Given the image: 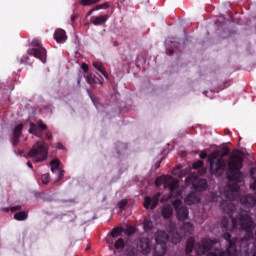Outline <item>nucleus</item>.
<instances>
[{"mask_svg": "<svg viewBox=\"0 0 256 256\" xmlns=\"http://www.w3.org/2000/svg\"><path fill=\"white\" fill-rule=\"evenodd\" d=\"M156 187L164 186V189H169V194L164 195L161 198V203L169 201V199H175L173 201V207L176 211V217L178 221H187L189 219V209L186 206H183V191L185 187H179V180L175 179L169 175L160 176L155 181Z\"/></svg>", "mask_w": 256, "mask_h": 256, "instance_id": "1", "label": "nucleus"}, {"mask_svg": "<svg viewBox=\"0 0 256 256\" xmlns=\"http://www.w3.org/2000/svg\"><path fill=\"white\" fill-rule=\"evenodd\" d=\"M169 236L166 231L159 230L155 234L156 241L155 248L153 249V256H164L167 253V241L174 243L181 242L183 237L191 235L193 233V224L191 222H185L180 228V234L177 233V223L170 221L168 224Z\"/></svg>", "mask_w": 256, "mask_h": 256, "instance_id": "2", "label": "nucleus"}, {"mask_svg": "<svg viewBox=\"0 0 256 256\" xmlns=\"http://www.w3.org/2000/svg\"><path fill=\"white\" fill-rule=\"evenodd\" d=\"M224 239L227 242L226 252L221 251V243L217 240L204 239L199 243L195 251L198 256H239L240 253L237 251V247L234 246L233 241H231V234L229 232L224 233Z\"/></svg>", "mask_w": 256, "mask_h": 256, "instance_id": "3", "label": "nucleus"}, {"mask_svg": "<svg viewBox=\"0 0 256 256\" xmlns=\"http://www.w3.org/2000/svg\"><path fill=\"white\" fill-rule=\"evenodd\" d=\"M227 155H229L228 150L214 151L209 155L208 163L210 165V173H212V175L220 177V175L225 173V160H223V157H227Z\"/></svg>", "mask_w": 256, "mask_h": 256, "instance_id": "4", "label": "nucleus"}, {"mask_svg": "<svg viewBox=\"0 0 256 256\" xmlns=\"http://www.w3.org/2000/svg\"><path fill=\"white\" fill-rule=\"evenodd\" d=\"M47 146L45 142H37L28 153V157L34 161V163H41L47 159Z\"/></svg>", "mask_w": 256, "mask_h": 256, "instance_id": "5", "label": "nucleus"}, {"mask_svg": "<svg viewBox=\"0 0 256 256\" xmlns=\"http://www.w3.org/2000/svg\"><path fill=\"white\" fill-rule=\"evenodd\" d=\"M32 48L28 49V55L40 59L43 63H47V50L41 44V40L34 39L31 42Z\"/></svg>", "mask_w": 256, "mask_h": 256, "instance_id": "6", "label": "nucleus"}, {"mask_svg": "<svg viewBox=\"0 0 256 256\" xmlns=\"http://www.w3.org/2000/svg\"><path fill=\"white\" fill-rule=\"evenodd\" d=\"M250 177L252 179V182L250 183V189H253L256 191V168H252L250 170ZM240 203L244 205V207H253V205H256V196L254 195H247L240 198Z\"/></svg>", "mask_w": 256, "mask_h": 256, "instance_id": "7", "label": "nucleus"}, {"mask_svg": "<svg viewBox=\"0 0 256 256\" xmlns=\"http://www.w3.org/2000/svg\"><path fill=\"white\" fill-rule=\"evenodd\" d=\"M197 177H199V171L192 172L191 175L186 178V185H192L195 191H205V189L209 187V184L205 179H199Z\"/></svg>", "mask_w": 256, "mask_h": 256, "instance_id": "8", "label": "nucleus"}, {"mask_svg": "<svg viewBox=\"0 0 256 256\" xmlns=\"http://www.w3.org/2000/svg\"><path fill=\"white\" fill-rule=\"evenodd\" d=\"M52 173L58 175V181H61L62 177H65V171L61 169V162L59 159H54L50 162Z\"/></svg>", "mask_w": 256, "mask_h": 256, "instance_id": "9", "label": "nucleus"}, {"mask_svg": "<svg viewBox=\"0 0 256 256\" xmlns=\"http://www.w3.org/2000/svg\"><path fill=\"white\" fill-rule=\"evenodd\" d=\"M161 197V193H156L152 198L147 196L144 198V207L145 209H155L157 205H159V199Z\"/></svg>", "mask_w": 256, "mask_h": 256, "instance_id": "10", "label": "nucleus"}, {"mask_svg": "<svg viewBox=\"0 0 256 256\" xmlns=\"http://www.w3.org/2000/svg\"><path fill=\"white\" fill-rule=\"evenodd\" d=\"M138 248L144 255H149L153 251L151 247V240L149 238H142L139 241Z\"/></svg>", "mask_w": 256, "mask_h": 256, "instance_id": "11", "label": "nucleus"}, {"mask_svg": "<svg viewBox=\"0 0 256 256\" xmlns=\"http://www.w3.org/2000/svg\"><path fill=\"white\" fill-rule=\"evenodd\" d=\"M47 129V125L43 124L42 121H38V124H30L29 133L32 135H36V137H43L41 131H45Z\"/></svg>", "mask_w": 256, "mask_h": 256, "instance_id": "12", "label": "nucleus"}, {"mask_svg": "<svg viewBox=\"0 0 256 256\" xmlns=\"http://www.w3.org/2000/svg\"><path fill=\"white\" fill-rule=\"evenodd\" d=\"M186 205H197L201 203V195L199 193H191L184 199Z\"/></svg>", "mask_w": 256, "mask_h": 256, "instance_id": "13", "label": "nucleus"}, {"mask_svg": "<svg viewBox=\"0 0 256 256\" xmlns=\"http://www.w3.org/2000/svg\"><path fill=\"white\" fill-rule=\"evenodd\" d=\"M121 233H123V230L121 228H119V227L114 228L111 231L110 235H108L106 238L107 243L109 245H113V243H115L114 239H116V237H119V235H121Z\"/></svg>", "mask_w": 256, "mask_h": 256, "instance_id": "14", "label": "nucleus"}, {"mask_svg": "<svg viewBox=\"0 0 256 256\" xmlns=\"http://www.w3.org/2000/svg\"><path fill=\"white\" fill-rule=\"evenodd\" d=\"M23 130V124H18L13 132L12 145L17 147L19 145V138L21 137V131Z\"/></svg>", "mask_w": 256, "mask_h": 256, "instance_id": "15", "label": "nucleus"}, {"mask_svg": "<svg viewBox=\"0 0 256 256\" xmlns=\"http://www.w3.org/2000/svg\"><path fill=\"white\" fill-rule=\"evenodd\" d=\"M109 20V15H100V16H92L90 18L91 23L93 25H105Z\"/></svg>", "mask_w": 256, "mask_h": 256, "instance_id": "16", "label": "nucleus"}, {"mask_svg": "<svg viewBox=\"0 0 256 256\" xmlns=\"http://www.w3.org/2000/svg\"><path fill=\"white\" fill-rule=\"evenodd\" d=\"M54 39L57 43H65L67 41V34L63 29H57L54 34Z\"/></svg>", "mask_w": 256, "mask_h": 256, "instance_id": "17", "label": "nucleus"}, {"mask_svg": "<svg viewBox=\"0 0 256 256\" xmlns=\"http://www.w3.org/2000/svg\"><path fill=\"white\" fill-rule=\"evenodd\" d=\"M173 215V208L169 205H166L162 207V217L164 219H171V216Z\"/></svg>", "mask_w": 256, "mask_h": 256, "instance_id": "18", "label": "nucleus"}, {"mask_svg": "<svg viewBox=\"0 0 256 256\" xmlns=\"http://www.w3.org/2000/svg\"><path fill=\"white\" fill-rule=\"evenodd\" d=\"M93 67L97 69L106 79H109V75H107V72L105 71V67L103 66V63L101 62H93Z\"/></svg>", "mask_w": 256, "mask_h": 256, "instance_id": "19", "label": "nucleus"}, {"mask_svg": "<svg viewBox=\"0 0 256 256\" xmlns=\"http://www.w3.org/2000/svg\"><path fill=\"white\" fill-rule=\"evenodd\" d=\"M189 173V168L181 169V166H178L172 171V175H177L178 177H185Z\"/></svg>", "mask_w": 256, "mask_h": 256, "instance_id": "20", "label": "nucleus"}, {"mask_svg": "<svg viewBox=\"0 0 256 256\" xmlns=\"http://www.w3.org/2000/svg\"><path fill=\"white\" fill-rule=\"evenodd\" d=\"M101 9H109V3L105 2L104 4L96 5L93 9H91L88 12L87 17H91V15H93L94 11H99Z\"/></svg>", "mask_w": 256, "mask_h": 256, "instance_id": "21", "label": "nucleus"}, {"mask_svg": "<svg viewBox=\"0 0 256 256\" xmlns=\"http://www.w3.org/2000/svg\"><path fill=\"white\" fill-rule=\"evenodd\" d=\"M193 247H195V238L191 237L188 239V242L186 244V253H192L193 252Z\"/></svg>", "mask_w": 256, "mask_h": 256, "instance_id": "22", "label": "nucleus"}, {"mask_svg": "<svg viewBox=\"0 0 256 256\" xmlns=\"http://www.w3.org/2000/svg\"><path fill=\"white\" fill-rule=\"evenodd\" d=\"M14 219H16V221H25V219H27V214L25 211L17 212L14 215Z\"/></svg>", "mask_w": 256, "mask_h": 256, "instance_id": "23", "label": "nucleus"}, {"mask_svg": "<svg viewBox=\"0 0 256 256\" xmlns=\"http://www.w3.org/2000/svg\"><path fill=\"white\" fill-rule=\"evenodd\" d=\"M143 229L144 231H151L153 229V221L149 219L144 220Z\"/></svg>", "mask_w": 256, "mask_h": 256, "instance_id": "24", "label": "nucleus"}, {"mask_svg": "<svg viewBox=\"0 0 256 256\" xmlns=\"http://www.w3.org/2000/svg\"><path fill=\"white\" fill-rule=\"evenodd\" d=\"M114 247L115 249H123V247H125V240L119 238L118 240L115 241Z\"/></svg>", "mask_w": 256, "mask_h": 256, "instance_id": "25", "label": "nucleus"}, {"mask_svg": "<svg viewBox=\"0 0 256 256\" xmlns=\"http://www.w3.org/2000/svg\"><path fill=\"white\" fill-rule=\"evenodd\" d=\"M101 0H81L80 4L84 7H87V5H95V3H99Z\"/></svg>", "mask_w": 256, "mask_h": 256, "instance_id": "26", "label": "nucleus"}, {"mask_svg": "<svg viewBox=\"0 0 256 256\" xmlns=\"http://www.w3.org/2000/svg\"><path fill=\"white\" fill-rule=\"evenodd\" d=\"M41 179H42L43 185H48L49 181H51V179L49 178V174L42 175Z\"/></svg>", "mask_w": 256, "mask_h": 256, "instance_id": "27", "label": "nucleus"}, {"mask_svg": "<svg viewBox=\"0 0 256 256\" xmlns=\"http://www.w3.org/2000/svg\"><path fill=\"white\" fill-rule=\"evenodd\" d=\"M203 165H204V163H203V161H201V160H198L197 162H195L194 164H193V169H201V167H203Z\"/></svg>", "mask_w": 256, "mask_h": 256, "instance_id": "28", "label": "nucleus"}, {"mask_svg": "<svg viewBox=\"0 0 256 256\" xmlns=\"http://www.w3.org/2000/svg\"><path fill=\"white\" fill-rule=\"evenodd\" d=\"M126 235H133V233H135V227L133 226H128L126 228V231H125Z\"/></svg>", "mask_w": 256, "mask_h": 256, "instance_id": "29", "label": "nucleus"}, {"mask_svg": "<svg viewBox=\"0 0 256 256\" xmlns=\"http://www.w3.org/2000/svg\"><path fill=\"white\" fill-rule=\"evenodd\" d=\"M87 92H88L89 97H90L91 100L93 101V103H94L96 109H99V104L95 101V98H93V95L91 94V90H87Z\"/></svg>", "mask_w": 256, "mask_h": 256, "instance_id": "30", "label": "nucleus"}, {"mask_svg": "<svg viewBox=\"0 0 256 256\" xmlns=\"http://www.w3.org/2000/svg\"><path fill=\"white\" fill-rule=\"evenodd\" d=\"M86 81L89 83V85H93V83H95V78H93L91 75H88L86 76Z\"/></svg>", "mask_w": 256, "mask_h": 256, "instance_id": "31", "label": "nucleus"}, {"mask_svg": "<svg viewBox=\"0 0 256 256\" xmlns=\"http://www.w3.org/2000/svg\"><path fill=\"white\" fill-rule=\"evenodd\" d=\"M118 207L119 209L123 210L124 207H127V200H121L119 203H118Z\"/></svg>", "mask_w": 256, "mask_h": 256, "instance_id": "32", "label": "nucleus"}, {"mask_svg": "<svg viewBox=\"0 0 256 256\" xmlns=\"http://www.w3.org/2000/svg\"><path fill=\"white\" fill-rule=\"evenodd\" d=\"M20 209H21V206H15L12 208H5L4 211H12L14 213L15 211H19Z\"/></svg>", "mask_w": 256, "mask_h": 256, "instance_id": "33", "label": "nucleus"}, {"mask_svg": "<svg viewBox=\"0 0 256 256\" xmlns=\"http://www.w3.org/2000/svg\"><path fill=\"white\" fill-rule=\"evenodd\" d=\"M81 69H83V71L87 72V71H89V66H87V64L83 63L81 65Z\"/></svg>", "mask_w": 256, "mask_h": 256, "instance_id": "34", "label": "nucleus"}, {"mask_svg": "<svg viewBox=\"0 0 256 256\" xmlns=\"http://www.w3.org/2000/svg\"><path fill=\"white\" fill-rule=\"evenodd\" d=\"M206 157H207V152L202 151L200 153V159H206Z\"/></svg>", "mask_w": 256, "mask_h": 256, "instance_id": "35", "label": "nucleus"}, {"mask_svg": "<svg viewBox=\"0 0 256 256\" xmlns=\"http://www.w3.org/2000/svg\"><path fill=\"white\" fill-rule=\"evenodd\" d=\"M53 137V134L51 132L46 133V139H51Z\"/></svg>", "mask_w": 256, "mask_h": 256, "instance_id": "36", "label": "nucleus"}, {"mask_svg": "<svg viewBox=\"0 0 256 256\" xmlns=\"http://www.w3.org/2000/svg\"><path fill=\"white\" fill-rule=\"evenodd\" d=\"M204 93H206V95H207V97H212V95H213V91H206V92H204Z\"/></svg>", "mask_w": 256, "mask_h": 256, "instance_id": "37", "label": "nucleus"}, {"mask_svg": "<svg viewBox=\"0 0 256 256\" xmlns=\"http://www.w3.org/2000/svg\"><path fill=\"white\" fill-rule=\"evenodd\" d=\"M56 147H57V149H63V144L58 143Z\"/></svg>", "mask_w": 256, "mask_h": 256, "instance_id": "38", "label": "nucleus"}, {"mask_svg": "<svg viewBox=\"0 0 256 256\" xmlns=\"http://www.w3.org/2000/svg\"><path fill=\"white\" fill-rule=\"evenodd\" d=\"M27 165H28V167H30V169H33V164H31V162H27Z\"/></svg>", "mask_w": 256, "mask_h": 256, "instance_id": "39", "label": "nucleus"}, {"mask_svg": "<svg viewBox=\"0 0 256 256\" xmlns=\"http://www.w3.org/2000/svg\"><path fill=\"white\" fill-rule=\"evenodd\" d=\"M75 19H77V16L74 15L71 17V21H75Z\"/></svg>", "mask_w": 256, "mask_h": 256, "instance_id": "40", "label": "nucleus"}, {"mask_svg": "<svg viewBox=\"0 0 256 256\" xmlns=\"http://www.w3.org/2000/svg\"><path fill=\"white\" fill-rule=\"evenodd\" d=\"M174 51L173 50H169V55H173Z\"/></svg>", "mask_w": 256, "mask_h": 256, "instance_id": "41", "label": "nucleus"}, {"mask_svg": "<svg viewBox=\"0 0 256 256\" xmlns=\"http://www.w3.org/2000/svg\"><path fill=\"white\" fill-rule=\"evenodd\" d=\"M21 63H27V61L26 60H21Z\"/></svg>", "mask_w": 256, "mask_h": 256, "instance_id": "42", "label": "nucleus"}, {"mask_svg": "<svg viewBox=\"0 0 256 256\" xmlns=\"http://www.w3.org/2000/svg\"><path fill=\"white\" fill-rule=\"evenodd\" d=\"M78 83H81V78H78Z\"/></svg>", "mask_w": 256, "mask_h": 256, "instance_id": "43", "label": "nucleus"}, {"mask_svg": "<svg viewBox=\"0 0 256 256\" xmlns=\"http://www.w3.org/2000/svg\"><path fill=\"white\" fill-rule=\"evenodd\" d=\"M245 256H248V254L246 253Z\"/></svg>", "mask_w": 256, "mask_h": 256, "instance_id": "44", "label": "nucleus"}]
</instances>
